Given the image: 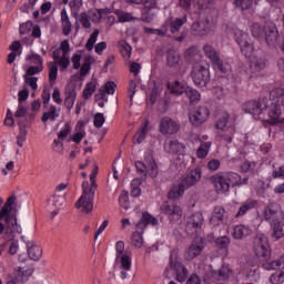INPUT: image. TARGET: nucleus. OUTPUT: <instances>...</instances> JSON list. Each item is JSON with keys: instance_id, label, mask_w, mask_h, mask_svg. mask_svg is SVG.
Here are the masks:
<instances>
[{"instance_id": "obj_44", "label": "nucleus", "mask_w": 284, "mask_h": 284, "mask_svg": "<svg viewBox=\"0 0 284 284\" xmlns=\"http://www.w3.org/2000/svg\"><path fill=\"white\" fill-rule=\"evenodd\" d=\"M57 74H59V67H57V62L49 63V82L50 85H54L57 81Z\"/></svg>"}, {"instance_id": "obj_15", "label": "nucleus", "mask_w": 284, "mask_h": 284, "mask_svg": "<svg viewBox=\"0 0 284 284\" xmlns=\"http://www.w3.org/2000/svg\"><path fill=\"white\" fill-rule=\"evenodd\" d=\"M203 250H205V244L203 243V240L199 239L193 241L184 252L185 261H194L196 256H201Z\"/></svg>"}, {"instance_id": "obj_28", "label": "nucleus", "mask_w": 284, "mask_h": 284, "mask_svg": "<svg viewBox=\"0 0 284 284\" xmlns=\"http://www.w3.org/2000/svg\"><path fill=\"white\" fill-rule=\"evenodd\" d=\"M252 234V230L248 226L240 224L235 225L232 231V236L236 241H243V239H247Z\"/></svg>"}, {"instance_id": "obj_58", "label": "nucleus", "mask_w": 284, "mask_h": 284, "mask_svg": "<svg viewBox=\"0 0 284 284\" xmlns=\"http://www.w3.org/2000/svg\"><path fill=\"white\" fill-rule=\"evenodd\" d=\"M213 65L219 70V72H222V74H227L230 72V65L227 63H223L221 59L213 63Z\"/></svg>"}, {"instance_id": "obj_16", "label": "nucleus", "mask_w": 284, "mask_h": 284, "mask_svg": "<svg viewBox=\"0 0 284 284\" xmlns=\"http://www.w3.org/2000/svg\"><path fill=\"white\" fill-rule=\"evenodd\" d=\"M163 214H168L170 221L172 223H176V221H181V216H183V209L178 204H163L161 207Z\"/></svg>"}, {"instance_id": "obj_17", "label": "nucleus", "mask_w": 284, "mask_h": 284, "mask_svg": "<svg viewBox=\"0 0 284 284\" xmlns=\"http://www.w3.org/2000/svg\"><path fill=\"white\" fill-rule=\"evenodd\" d=\"M17 203V195L12 194L9 196L0 210V221L4 223H10L12 221V206Z\"/></svg>"}, {"instance_id": "obj_32", "label": "nucleus", "mask_w": 284, "mask_h": 284, "mask_svg": "<svg viewBox=\"0 0 284 284\" xmlns=\"http://www.w3.org/2000/svg\"><path fill=\"white\" fill-rule=\"evenodd\" d=\"M203 52L205 57H207V59L212 61V63H219L221 54L219 53V51H216V49H214V47H212V44H204Z\"/></svg>"}, {"instance_id": "obj_33", "label": "nucleus", "mask_w": 284, "mask_h": 284, "mask_svg": "<svg viewBox=\"0 0 284 284\" xmlns=\"http://www.w3.org/2000/svg\"><path fill=\"white\" fill-rule=\"evenodd\" d=\"M148 125L149 122L145 121L141 128L136 131V133L133 135V143L134 145H141L142 141H145V136L148 134Z\"/></svg>"}, {"instance_id": "obj_49", "label": "nucleus", "mask_w": 284, "mask_h": 284, "mask_svg": "<svg viewBox=\"0 0 284 284\" xmlns=\"http://www.w3.org/2000/svg\"><path fill=\"white\" fill-rule=\"evenodd\" d=\"M49 202L57 210H61V206L63 205V203H65V195L53 194V196L51 197V200H49Z\"/></svg>"}, {"instance_id": "obj_29", "label": "nucleus", "mask_w": 284, "mask_h": 284, "mask_svg": "<svg viewBox=\"0 0 284 284\" xmlns=\"http://www.w3.org/2000/svg\"><path fill=\"white\" fill-rule=\"evenodd\" d=\"M212 276L215 281H227L232 276V270L230 265L223 264L222 267L217 271H212Z\"/></svg>"}, {"instance_id": "obj_53", "label": "nucleus", "mask_w": 284, "mask_h": 284, "mask_svg": "<svg viewBox=\"0 0 284 284\" xmlns=\"http://www.w3.org/2000/svg\"><path fill=\"white\" fill-rule=\"evenodd\" d=\"M23 79H24V83L29 85V88H31L33 92H37V89L39 88V84H37V81H39V78L24 74Z\"/></svg>"}, {"instance_id": "obj_14", "label": "nucleus", "mask_w": 284, "mask_h": 284, "mask_svg": "<svg viewBox=\"0 0 284 284\" xmlns=\"http://www.w3.org/2000/svg\"><path fill=\"white\" fill-rule=\"evenodd\" d=\"M205 219H203V213L195 212L189 217L186 222L185 230L189 234H199V230L203 227Z\"/></svg>"}, {"instance_id": "obj_62", "label": "nucleus", "mask_w": 284, "mask_h": 284, "mask_svg": "<svg viewBox=\"0 0 284 284\" xmlns=\"http://www.w3.org/2000/svg\"><path fill=\"white\" fill-rule=\"evenodd\" d=\"M79 21L83 26V28L92 27V23H90V17H88V13H85V12L80 13Z\"/></svg>"}, {"instance_id": "obj_45", "label": "nucleus", "mask_w": 284, "mask_h": 284, "mask_svg": "<svg viewBox=\"0 0 284 284\" xmlns=\"http://www.w3.org/2000/svg\"><path fill=\"white\" fill-rule=\"evenodd\" d=\"M253 0H234V8L245 12V10H250L252 8Z\"/></svg>"}, {"instance_id": "obj_35", "label": "nucleus", "mask_w": 284, "mask_h": 284, "mask_svg": "<svg viewBox=\"0 0 284 284\" xmlns=\"http://www.w3.org/2000/svg\"><path fill=\"white\" fill-rule=\"evenodd\" d=\"M272 227V239H275V241H278V239H283L284 236V223L283 221L275 222L271 224Z\"/></svg>"}, {"instance_id": "obj_10", "label": "nucleus", "mask_w": 284, "mask_h": 284, "mask_svg": "<svg viewBox=\"0 0 284 284\" xmlns=\"http://www.w3.org/2000/svg\"><path fill=\"white\" fill-rule=\"evenodd\" d=\"M264 220L266 223H281V221H284L283 211L281 210V205L277 203H270L264 209Z\"/></svg>"}, {"instance_id": "obj_61", "label": "nucleus", "mask_w": 284, "mask_h": 284, "mask_svg": "<svg viewBox=\"0 0 284 284\" xmlns=\"http://www.w3.org/2000/svg\"><path fill=\"white\" fill-rule=\"evenodd\" d=\"M55 63H58L62 70H68L70 67V58H68V54H62Z\"/></svg>"}, {"instance_id": "obj_38", "label": "nucleus", "mask_w": 284, "mask_h": 284, "mask_svg": "<svg viewBox=\"0 0 284 284\" xmlns=\"http://www.w3.org/2000/svg\"><path fill=\"white\" fill-rule=\"evenodd\" d=\"M166 63L170 68H176V65L181 63V54L174 50L169 51L166 55Z\"/></svg>"}, {"instance_id": "obj_5", "label": "nucleus", "mask_w": 284, "mask_h": 284, "mask_svg": "<svg viewBox=\"0 0 284 284\" xmlns=\"http://www.w3.org/2000/svg\"><path fill=\"white\" fill-rule=\"evenodd\" d=\"M270 102L267 116L273 121H278V118L282 114L281 105H284V89L276 88L270 92Z\"/></svg>"}, {"instance_id": "obj_63", "label": "nucleus", "mask_w": 284, "mask_h": 284, "mask_svg": "<svg viewBox=\"0 0 284 284\" xmlns=\"http://www.w3.org/2000/svg\"><path fill=\"white\" fill-rule=\"evenodd\" d=\"M33 27L34 26L32 24V21H28L20 26L19 32H20V34H28L29 32H31Z\"/></svg>"}, {"instance_id": "obj_31", "label": "nucleus", "mask_w": 284, "mask_h": 284, "mask_svg": "<svg viewBox=\"0 0 284 284\" xmlns=\"http://www.w3.org/2000/svg\"><path fill=\"white\" fill-rule=\"evenodd\" d=\"M164 149L169 154H181L185 150V145L176 140H172L165 144Z\"/></svg>"}, {"instance_id": "obj_50", "label": "nucleus", "mask_w": 284, "mask_h": 284, "mask_svg": "<svg viewBox=\"0 0 284 284\" xmlns=\"http://www.w3.org/2000/svg\"><path fill=\"white\" fill-rule=\"evenodd\" d=\"M265 270H278V267H284V255L280 258L264 264Z\"/></svg>"}, {"instance_id": "obj_34", "label": "nucleus", "mask_w": 284, "mask_h": 284, "mask_svg": "<svg viewBox=\"0 0 284 284\" xmlns=\"http://www.w3.org/2000/svg\"><path fill=\"white\" fill-rule=\"evenodd\" d=\"M185 190L187 189L183 185V182H181L180 184L173 185L169 191V199H172L173 201L176 199H181V196L185 194Z\"/></svg>"}, {"instance_id": "obj_43", "label": "nucleus", "mask_w": 284, "mask_h": 284, "mask_svg": "<svg viewBox=\"0 0 284 284\" xmlns=\"http://www.w3.org/2000/svg\"><path fill=\"white\" fill-rule=\"evenodd\" d=\"M210 148H212V142H203L196 151L197 159H205L210 154Z\"/></svg>"}, {"instance_id": "obj_64", "label": "nucleus", "mask_w": 284, "mask_h": 284, "mask_svg": "<svg viewBox=\"0 0 284 284\" xmlns=\"http://www.w3.org/2000/svg\"><path fill=\"white\" fill-rule=\"evenodd\" d=\"M39 72H43V65L38 64L37 67H29L27 70V75L34 77V74H39Z\"/></svg>"}, {"instance_id": "obj_7", "label": "nucleus", "mask_w": 284, "mask_h": 284, "mask_svg": "<svg viewBox=\"0 0 284 284\" xmlns=\"http://www.w3.org/2000/svg\"><path fill=\"white\" fill-rule=\"evenodd\" d=\"M235 41L240 45V50L246 59H250L254 55V43L250 38V34L239 31L235 33Z\"/></svg>"}, {"instance_id": "obj_11", "label": "nucleus", "mask_w": 284, "mask_h": 284, "mask_svg": "<svg viewBox=\"0 0 284 284\" xmlns=\"http://www.w3.org/2000/svg\"><path fill=\"white\" fill-rule=\"evenodd\" d=\"M253 250L258 258H267L270 256V243L267 236L260 233L255 236L253 242Z\"/></svg>"}, {"instance_id": "obj_46", "label": "nucleus", "mask_w": 284, "mask_h": 284, "mask_svg": "<svg viewBox=\"0 0 284 284\" xmlns=\"http://www.w3.org/2000/svg\"><path fill=\"white\" fill-rule=\"evenodd\" d=\"M118 14V21L120 23H128L130 21H136L138 19L132 16L130 12H124V11H116Z\"/></svg>"}, {"instance_id": "obj_8", "label": "nucleus", "mask_w": 284, "mask_h": 284, "mask_svg": "<svg viewBox=\"0 0 284 284\" xmlns=\"http://www.w3.org/2000/svg\"><path fill=\"white\" fill-rule=\"evenodd\" d=\"M193 83L197 88H205L210 83V70L203 67V64H195L191 73Z\"/></svg>"}, {"instance_id": "obj_19", "label": "nucleus", "mask_w": 284, "mask_h": 284, "mask_svg": "<svg viewBox=\"0 0 284 284\" xmlns=\"http://www.w3.org/2000/svg\"><path fill=\"white\" fill-rule=\"evenodd\" d=\"M225 221H227V212L223 206H215L210 217V224L213 225V227H219V225H222Z\"/></svg>"}, {"instance_id": "obj_22", "label": "nucleus", "mask_w": 284, "mask_h": 284, "mask_svg": "<svg viewBox=\"0 0 284 284\" xmlns=\"http://www.w3.org/2000/svg\"><path fill=\"white\" fill-rule=\"evenodd\" d=\"M192 30L196 37H205L212 30V22L210 20H202L192 24Z\"/></svg>"}, {"instance_id": "obj_51", "label": "nucleus", "mask_w": 284, "mask_h": 284, "mask_svg": "<svg viewBox=\"0 0 284 284\" xmlns=\"http://www.w3.org/2000/svg\"><path fill=\"white\" fill-rule=\"evenodd\" d=\"M93 62H94V59L90 55H88L84 59V63L82 64V67L80 69L81 77H85L90 72V67L92 65Z\"/></svg>"}, {"instance_id": "obj_23", "label": "nucleus", "mask_w": 284, "mask_h": 284, "mask_svg": "<svg viewBox=\"0 0 284 284\" xmlns=\"http://www.w3.org/2000/svg\"><path fill=\"white\" fill-rule=\"evenodd\" d=\"M28 256L31 261H39L41 256H43V248L39 246V244L34 243V241L26 242Z\"/></svg>"}, {"instance_id": "obj_57", "label": "nucleus", "mask_w": 284, "mask_h": 284, "mask_svg": "<svg viewBox=\"0 0 284 284\" xmlns=\"http://www.w3.org/2000/svg\"><path fill=\"white\" fill-rule=\"evenodd\" d=\"M119 202L121 207H123L124 210H130V194H128V192H122L119 197Z\"/></svg>"}, {"instance_id": "obj_37", "label": "nucleus", "mask_w": 284, "mask_h": 284, "mask_svg": "<svg viewBox=\"0 0 284 284\" xmlns=\"http://www.w3.org/2000/svg\"><path fill=\"white\" fill-rule=\"evenodd\" d=\"M256 201L255 200H247L237 211L235 214V219H239L240 216H245L250 210H254L256 207Z\"/></svg>"}, {"instance_id": "obj_3", "label": "nucleus", "mask_w": 284, "mask_h": 284, "mask_svg": "<svg viewBox=\"0 0 284 284\" xmlns=\"http://www.w3.org/2000/svg\"><path fill=\"white\" fill-rule=\"evenodd\" d=\"M229 121H230V113H227L226 111H223L217 118V121L215 123V128L219 130L217 136L225 143H232V140L234 139V134L236 133V126L234 124H231L227 126Z\"/></svg>"}, {"instance_id": "obj_54", "label": "nucleus", "mask_w": 284, "mask_h": 284, "mask_svg": "<svg viewBox=\"0 0 284 284\" xmlns=\"http://www.w3.org/2000/svg\"><path fill=\"white\" fill-rule=\"evenodd\" d=\"M120 52L122 57H126V59H130V57L132 55V47L128 44V42L122 41L120 43Z\"/></svg>"}, {"instance_id": "obj_25", "label": "nucleus", "mask_w": 284, "mask_h": 284, "mask_svg": "<svg viewBox=\"0 0 284 284\" xmlns=\"http://www.w3.org/2000/svg\"><path fill=\"white\" fill-rule=\"evenodd\" d=\"M201 181V169L192 170L182 181L185 189L194 187L195 183Z\"/></svg>"}, {"instance_id": "obj_12", "label": "nucleus", "mask_w": 284, "mask_h": 284, "mask_svg": "<svg viewBox=\"0 0 284 284\" xmlns=\"http://www.w3.org/2000/svg\"><path fill=\"white\" fill-rule=\"evenodd\" d=\"M179 253L176 251L171 252L170 255V268L174 270L176 274V281L179 283L185 282V278H187V268L181 262L178 260Z\"/></svg>"}, {"instance_id": "obj_2", "label": "nucleus", "mask_w": 284, "mask_h": 284, "mask_svg": "<svg viewBox=\"0 0 284 284\" xmlns=\"http://www.w3.org/2000/svg\"><path fill=\"white\" fill-rule=\"evenodd\" d=\"M251 32L255 39H265L267 45H274L278 39V29L272 22H267L265 26L253 23Z\"/></svg>"}, {"instance_id": "obj_9", "label": "nucleus", "mask_w": 284, "mask_h": 284, "mask_svg": "<svg viewBox=\"0 0 284 284\" xmlns=\"http://www.w3.org/2000/svg\"><path fill=\"white\" fill-rule=\"evenodd\" d=\"M159 0H144L141 19L144 23H152L159 14Z\"/></svg>"}, {"instance_id": "obj_40", "label": "nucleus", "mask_w": 284, "mask_h": 284, "mask_svg": "<svg viewBox=\"0 0 284 284\" xmlns=\"http://www.w3.org/2000/svg\"><path fill=\"white\" fill-rule=\"evenodd\" d=\"M184 94L187 97L191 103H199V101H201V93H199L195 89L187 87L184 89Z\"/></svg>"}, {"instance_id": "obj_48", "label": "nucleus", "mask_w": 284, "mask_h": 284, "mask_svg": "<svg viewBox=\"0 0 284 284\" xmlns=\"http://www.w3.org/2000/svg\"><path fill=\"white\" fill-rule=\"evenodd\" d=\"M115 90H116V83H114V81H108L104 84V90H100V99H102L104 94H114Z\"/></svg>"}, {"instance_id": "obj_24", "label": "nucleus", "mask_w": 284, "mask_h": 284, "mask_svg": "<svg viewBox=\"0 0 284 284\" xmlns=\"http://www.w3.org/2000/svg\"><path fill=\"white\" fill-rule=\"evenodd\" d=\"M144 161L146 163V174H149L151 179H156V176H159V168L156 166V161H154L152 153H145Z\"/></svg>"}, {"instance_id": "obj_36", "label": "nucleus", "mask_w": 284, "mask_h": 284, "mask_svg": "<svg viewBox=\"0 0 284 284\" xmlns=\"http://www.w3.org/2000/svg\"><path fill=\"white\" fill-rule=\"evenodd\" d=\"M59 119V111L57 110V106L50 105L49 111H45L42 114L41 121L42 123H48V121H57Z\"/></svg>"}, {"instance_id": "obj_13", "label": "nucleus", "mask_w": 284, "mask_h": 284, "mask_svg": "<svg viewBox=\"0 0 284 284\" xmlns=\"http://www.w3.org/2000/svg\"><path fill=\"white\" fill-rule=\"evenodd\" d=\"M207 119H210V109L207 106H197L189 114V121L195 128L203 125Z\"/></svg>"}, {"instance_id": "obj_21", "label": "nucleus", "mask_w": 284, "mask_h": 284, "mask_svg": "<svg viewBox=\"0 0 284 284\" xmlns=\"http://www.w3.org/2000/svg\"><path fill=\"white\" fill-rule=\"evenodd\" d=\"M148 225L153 227L159 225V220L148 212H143L140 221L135 224V230H145Z\"/></svg>"}, {"instance_id": "obj_30", "label": "nucleus", "mask_w": 284, "mask_h": 284, "mask_svg": "<svg viewBox=\"0 0 284 284\" xmlns=\"http://www.w3.org/2000/svg\"><path fill=\"white\" fill-rule=\"evenodd\" d=\"M18 125H19V134L17 136V145H19V148H23V143H26V139H28V130L26 128H28V123L24 121L19 120L18 121Z\"/></svg>"}, {"instance_id": "obj_59", "label": "nucleus", "mask_w": 284, "mask_h": 284, "mask_svg": "<svg viewBox=\"0 0 284 284\" xmlns=\"http://www.w3.org/2000/svg\"><path fill=\"white\" fill-rule=\"evenodd\" d=\"M215 244L220 250H227V246L230 245V239L227 236L219 237L215 241Z\"/></svg>"}, {"instance_id": "obj_55", "label": "nucleus", "mask_w": 284, "mask_h": 284, "mask_svg": "<svg viewBox=\"0 0 284 284\" xmlns=\"http://www.w3.org/2000/svg\"><path fill=\"white\" fill-rule=\"evenodd\" d=\"M272 284H284V272L277 271L273 273L270 277Z\"/></svg>"}, {"instance_id": "obj_20", "label": "nucleus", "mask_w": 284, "mask_h": 284, "mask_svg": "<svg viewBox=\"0 0 284 284\" xmlns=\"http://www.w3.org/2000/svg\"><path fill=\"white\" fill-rule=\"evenodd\" d=\"M64 105L67 110L74 108V101H77V87L74 84H68L64 88Z\"/></svg>"}, {"instance_id": "obj_39", "label": "nucleus", "mask_w": 284, "mask_h": 284, "mask_svg": "<svg viewBox=\"0 0 284 284\" xmlns=\"http://www.w3.org/2000/svg\"><path fill=\"white\" fill-rule=\"evenodd\" d=\"M131 243L134 247H138L141 250L143 247V231L136 230L132 235H131Z\"/></svg>"}, {"instance_id": "obj_42", "label": "nucleus", "mask_w": 284, "mask_h": 284, "mask_svg": "<svg viewBox=\"0 0 284 284\" xmlns=\"http://www.w3.org/2000/svg\"><path fill=\"white\" fill-rule=\"evenodd\" d=\"M266 63L265 60L263 58H252L251 60V70H253V72H261V70H264Z\"/></svg>"}, {"instance_id": "obj_18", "label": "nucleus", "mask_w": 284, "mask_h": 284, "mask_svg": "<svg viewBox=\"0 0 284 284\" xmlns=\"http://www.w3.org/2000/svg\"><path fill=\"white\" fill-rule=\"evenodd\" d=\"M159 130L161 134H176L179 132L180 126L176 121L172 120V118H162L160 120Z\"/></svg>"}, {"instance_id": "obj_4", "label": "nucleus", "mask_w": 284, "mask_h": 284, "mask_svg": "<svg viewBox=\"0 0 284 284\" xmlns=\"http://www.w3.org/2000/svg\"><path fill=\"white\" fill-rule=\"evenodd\" d=\"M97 189L90 187V182L84 181L82 182V195L75 202L77 210L81 209V212L84 214H90L94 209V193Z\"/></svg>"}, {"instance_id": "obj_41", "label": "nucleus", "mask_w": 284, "mask_h": 284, "mask_svg": "<svg viewBox=\"0 0 284 284\" xmlns=\"http://www.w3.org/2000/svg\"><path fill=\"white\" fill-rule=\"evenodd\" d=\"M6 223V230L7 232H10L12 229L13 232H17V234H21L23 230L21 229V225L17 222V215H11V221L10 222H4Z\"/></svg>"}, {"instance_id": "obj_56", "label": "nucleus", "mask_w": 284, "mask_h": 284, "mask_svg": "<svg viewBox=\"0 0 284 284\" xmlns=\"http://www.w3.org/2000/svg\"><path fill=\"white\" fill-rule=\"evenodd\" d=\"M120 263L122 270H125V272H130V270H132V258H130L129 255H122L120 257Z\"/></svg>"}, {"instance_id": "obj_52", "label": "nucleus", "mask_w": 284, "mask_h": 284, "mask_svg": "<svg viewBox=\"0 0 284 284\" xmlns=\"http://www.w3.org/2000/svg\"><path fill=\"white\" fill-rule=\"evenodd\" d=\"M95 91H97V83L94 82L87 83L82 93L83 99H90V97H92V94H94Z\"/></svg>"}, {"instance_id": "obj_6", "label": "nucleus", "mask_w": 284, "mask_h": 284, "mask_svg": "<svg viewBox=\"0 0 284 284\" xmlns=\"http://www.w3.org/2000/svg\"><path fill=\"white\" fill-rule=\"evenodd\" d=\"M243 110L246 114H252L253 116L267 115V110H270V100L267 98H261L258 100H251L243 104Z\"/></svg>"}, {"instance_id": "obj_47", "label": "nucleus", "mask_w": 284, "mask_h": 284, "mask_svg": "<svg viewBox=\"0 0 284 284\" xmlns=\"http://www.w3.org/2000/svg\"><path fill=\"white\" fill-rule=\"evenodd\" d=\"M97 39H99V29H94L85 43V48L89 50V52L94 50V43H97Z\"/></svg>"}, {"instance_id": "obj_60", "label": "nucleus", "mask_w": 284, "mask_h": 284, "mask_svg": "<svg viewBox=\"0 0 284 284\" xmlns=\"http://www.w3.org/2000/svg\"><path fill=\"white\" fill-rule=\"evenodd\" d=\"M105 123V116L103 113H97L93 118V125L94 128H103V124Z\"/></svg>"}, {"instance_id": "obj_1", "label": "nucleus", "mask_w": 284, "mask_h": 284, "mask_svg": "<svg viewBox=\"0 0 284 284\" xmlns=\"http://www.w3.org/2000/svg\"><path fill=\"white\" fill-rule=\"evenodd\" d=\"M239 181L241 175L234 172H219L210 178V183L221 193L230 192V186L236 185Z\"/></svg>"}, {"instance_id": "obj_26", "label": "nucleus", "mask_w": 284, "mask_h": 284, "mask_svg": "<svg viewBox=\"0 0 284 284\" xmlns=\"http://www.w3.org/2000/svg\"><path fill=\"white\" fill-rule=\"evenodd\" d=\"M135 170L139 174V179L133 180L131 185H141V181L148 179V163L135 161Z\"/></svg>"}, {"instance_id": "obj_27", "label": "nucleus", "mask_w": 284, "mask_h": 284, "mask_svg": "<svg viewBox=\"0 0 284 284\" xmlns=\"http://www.w3.org/2000/svg\"><path fill=\"white\" fill-rule=\"evenodd\" d=\"M165 23H168V29L170 28L172 34H174L187 23V16L184 14L182 18H176L175 20L169 18Z\"/></svg>"}]
</instances>
